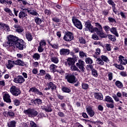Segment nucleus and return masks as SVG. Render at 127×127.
<instances>
[{"label": "nucleus", "mask_w": 127, "mask_h": 127, "mask_svg": "<svg viewBox=\"0 0 127 127\" xmlns=\"http://www.w3.org/2000/svg\"><path fill=\"white\" fill-rule=\"evenodd\" d=\"M39 74L41 76H44L46 74V71L43 69H41Z\"/></svg>", "instance_id": "obj_50"}, {"label": "nucleus", "mask_w": 127, "mask_h": 127, "mask_svg": "<svg viewBox=\"0 0 127 127\" xmlns=\"http://www.w3.org/2000/svg\"><path fill=\"white\" fill-rule=\"evenodd\" d=\"M105 47L107 51H111L112 50V46L110 44H106Z\"/></svg>", "instance_id": "obj_37"}, {"label": "nucleus", "mask_w": 127, "mask_h": 127, "mask_svg": "<svg viewBox=\"0 0 127 127\" xmlns=\"http://www.w3.org/2000/svg\"><path fill=\"white\" fill-rule=\"evenodd\" d=\"M14 65H15L14 61L8 60L6 64V67L7 68V69L10 70V69L13 68Z\"/></svg>", "instance_id": "obj_12"}, {"label": "nucleus", "mask_w": 127, "mask_h": 127, "mask_svg": "<svg viewBox=\"0 0 127 127\" xmlns=\"http://www.w3.org/2000/svg\"><path fill=\"white\" fill-rule=\"evenodd\" d=\"M72 20L73 24H74L75 26H76L77 28H78V29H82V28H83V25H82V23H81L80 20H78L74 17H72Z\"/></svg>", "instance_id": "obj_6"}, {"label": "nucleus", "mask_w": 127, "mask_h": 127, "mask_svg": "<svg viewBox=\"0 0 127 127\" xmlns=\"http://www.w3.org/2000/svg\"><path fill=\"white\" fill-rule=\"evenodd\" d=\"M29 13H30V14H32V15H38V13L35 11H29Z\"/></svg>", "instance_id": "obj_54"}, {"label": "nucleus", "mask_w": 127, "mask_h": 127, "mask_svg": "<svg viewBox=\"0 0 127 127\" xmlns=\"http://www.w3.org/2000/svg\"><path fill=\"white\" fill-rule=\"evenodd\" d=\"M50 69L51 72H53V73L57 71V72H58L60 74H63V71H62V70L61 69L59 70L58 69H57V66L55 64H51L50 66Z\"/></svg>", "instance_id": "obj_11"}, {"label": "nucleus", "mask_w": 127, "mask_h": 127, "mask_svg": "<svg viewBox=\"0 0 127 127\" xmlns=\"http://www.w3.org/2000/svg\"><path fill=\"white\" fill-rule=\"evenodd\" d=\"M61 55H69L70 50L66 49H62L60 51Z\"/></svg>", "instance_id": "obj_16"}, {"label": "nucleus", "mask_w": 127, "mask_h": 127, "mask_svg": "<svg viewBox=\"0 0 127 127\" xmlns=\"http://www.w3.org/2000/svg\"><path fill=\"white\" fill-rule=\"evenodd\" d=\"M108 2L109 4L112 5L113 7L116 6V4H115V2L112 0H108Z\"/></svg>", "instance_id": "obj_46"}, {"label": "nucleus", "mask_w": 127, "mask_h": 127, "mask_svg": "<svg viewBox=\"0 0 127 127\" xmlns=\"http://www.w3.org/2000/svg\"><path fill=\"white\" fill-rule=\"evenodd\" d=\"M86 111L87 112L88 115L90 116V117H94L95 115V112H94V111L92 109V107H88L86 108Z\"/></svg>", "instance_id": "obj_17"}, {"label": "nucleus", "mask_w": 127, "mask_h": 127, "mask_svg": "<svg viewBox=\"0 0 127 127\" xmlns=\"http://www.w3.org/2000/svg\"><path fill=\"white\" fill-rule=\"evenodd\" d=\"M106 106H107V108H110L111 109H113L115 107L114 106V103L108 104L106 105Z\"/></svg>", "instance_id": "obj_60"}, {"label": "nucleus", "mask_w": 127, "mask_h": 127, "mask_svg": "<svg viewBox=\"0 0 127 127\" xmlns=\"http://www.w3.org/2000/svg\"><path fill=\"white\" fill-rule=\"evenodd\" d=\"M120 74L121 76H122V77H127V71H121Z\"/></svg>", "instance_id": "obj_47"}, {"label": "nucleus", "mask_w": 127, "mask_h": 127, "mask_svg": "<svg viewBox=\"0 0 127 127\" xmlns=\"http://www.w3.org/2000/svg\"><path fill=\"white\" fill-rule=\"evenodd\" d=\"M26 38L28 41H31L32 40V36L31 34L28 32L26 33Z\"/></svg>", "instance_id": "obj_28"}, {"label": "nucleus", "mask_w": 127, "mask_h": 127, "mask_svg": "<svg viewBox=\"0 0 127 127\" xmlns=\"http://www.w3.org/2000/svg\"><path fill=\"white\" fill-rule=\"evenodd\" d=\"M105 101L106 102H108L109 103H112V104H114V100H113V98L111 97L110 96H107L105 97Z\"/></svg>", "instance_id": "obj_30"}, {"label": "nucleus", "mask_w": 127, "mask_h": 127, "mask_svg": "<svg viewBox=\"0 0 127 127\" xmlns=\"http://www.w3.org/2000/svg\"><path fill=\"white\" fill-rule=\"evenodd\" d=\"M10 92L13 96H17L21 94V91L19 88L16 87L15 86H12L10 88Z\"/></svg>", "instance_id": "obj_4"}, {"label": "nucleus", "mask_w": 127, "mask_h": 127, "mask_svg": "<svg viewBox=\"0 0 127 127\" xmlns=\"http://www.w3.org/2000/svg\"><path fill=\"white\" fill-rule=\"evenodd\" d=\"M79 56L80 58H84V57H87V55L83 51L79 52Z\"/></svg>", "instance_id": "obj_38"}, {"label": "nucleus", "mask_w": 127, "mask_h": 127, "mask_svg": "<svg viewBox=\"0 0 127 127\" xmlns=\"http://www.w3.org/2000/svg\"><path fill=\"white\" fill-rule=\"evenodd\" d=\"M16 56L17 58L20 59H22V58H23V55L21 54H17Z\"/></svg>", "instance_id": "obj_63"}, {"label": "nucleus", "mask_w": 127, "mask_h": 127, "mask_svg": "<svg viewBox=\"0 0 127 127\" xmlns=\"http://www.w3.org/2000/svg\"><path fill=\"white\" fill-rule=\"evenodd\" d=\"M82 88L84 90H87L89 88V85L86 83H82Z\"/></svg>", "instance_id": "obj_41"}, {"label": "nucleus", "mask_w": 127, "mask_h": 127, "mask_svg": "<svg viewBox=\"0 0 127 127\" xmlns=\"http://www.w3.org/2000/svg\"><path fill=\"white\" fill-rule=\"evenodd\" d=\"M0 27L2 29H4L6 31H8L9 30V27L8 25L3 24L2 23H0Z\"/></svg>", "instance_id": "obj_22"}, {"label": "nucleus", "mask_w": 127, "mask_h": 127, "mask_svg": "<svg viewBox=\"0 0 127 127\" xmlns=\"http://www.w3.org/2000/svg\"><path fill=\"white\" fill-rule=\"evenodd\" d=\"M15 45L16 48L19 50H23L25 48V43L22 39H19Z\"/></svg>", "instance_id": "obj_3"}, {"label": "nucleus", "mask_w": 127, "mask_h": 127, "mask_svg": "<svg viewBox=\"0 0 127 127\" xmlns=\"http://www.w3.org/2000/svg\"><path fill=\"white\" fill-rule=\"evenodd\" d=\"M41 110L47 112V113H50L52 111V108L50 106H42L41 107Z\"/></svg>", "instance_id": "obj_19"}, {"label": "nucleus", "mask_w": 127, "mask_h": 127, "mask_svg": "<svg viewBox=\"0 0 127 127\" xmlns=\"http://www.w3.org/2000/svg\"><path fill=\"white\" fill-rule=\"evenodd\" d=\"M92 38L94 39V40H99V37L95 34L92 35Z\"/></svg>", "instance_id": "obj_49"}, {"label": "nucleus", "mask_w": 127, "mask_h": 127, "mask_svg": "<svg viewBox=\"0 0 127 127\" xmlns=\"http://www.w3.org/2000/svg\"><path fill=\"white\" fill-rule=\"evenodd\" d=\"M85 62L86 64H93V60L90 58H86L85 59Z\"/></svg>", "instance_id": "obj_36"}, {"label": "nucleus", "mask_w": 127, "mask_h": 127, "mask_svg": "<svg viewBox=\"0 0 127 127\" xmlns=\"http://www.w3.org/2000/svg\"><path fill=\"white\" fill-rule=\"evenodd\" d=\"M35 94H37V95H39L40 96L44 95L43 93L40 91H39V89H37Z\"/></svg>", "instance_id": "obj_58"}, {"label": "nucleus", "mask_w": 127, "mask_h": 127, "mask_svg": "<svg viewBox=\"0 0 127 127\" xmlns=\"http://www.w3.org/2000/svg\"><path fill=\"white\" fill-rule=\"evenodd\" d=\"M18 38L15 36H13L12 35H9L7 36V41L5 43V45L7 46H13L15 45V43L18 41Z\"/></svg>", "instance_id": "obj_1"}, {"label": "nucleus", "mask_w": 127, "mask_h": 127, "mask_svg": "<svg viewBox=\"0 0 127 127\" xmlns=\"http://www.w3.org/2000/svg\"><path fill=\"white\" fill-rule=\"evenodd\" d=\"M76 66L79 68L81 72H85V62L79 60L78 63L76 64Z\"/></svg>", "instance_id": "obj_7"}, {"label": "nucleus", "mask_w": 127, "mask_h": 127, "mask_svg": "<svg viewBox=\"0 0 127 127\" xmlns=\"http://www.w3.org/2000/svg\"><path fill=\"white\" fill-rule=\"evenodd\" d=\"M15 65H18V66H24L25 65V63L21 60L18 59L14 61Z\"/></svg>", "instance_id": "obj_20"}, {"label": "nucleus", "mask_w": 127, "mask_h": 127, "mask_svg": "<svg viewBox=\"0 0 127 127\" xmlns=\"http://www.w3.org/2000/svg\"><path fill=\"white\" fill-rule=\"evenodd\" d=\"M6 3L8 4V6H11V4H12V1L10 0H7V1H6Z\"/></svg>", "instance_id": "obj_61"}, {"label": "nucleus", "mask_w": 127, "mask_h": 127, "mask_svg": "<svg viewBox=\"0 0 127 127\" xmlns=\"http://www.w3.org/2000/svg\"><path fill=\"white\" fill-rule=\"evenodd\" d=\"M100 58L102 60V61L103 62H106V63H108V62H110V60L109 59L108 57L105 55H102L100 57Z\"/></svg>", "instance_id": "obj_27"}, {"label": "nucleus", "mask_w": 127, "mask_h": 127, "mask_svg": "<svg viewBox=\"0 0 127 127\" xmlns=\"http://www.w3.org/2000/svg\"><path fill=\"white\" fill-rule=\"evenodd\" d=\"M13 103L15 106H19L20 102L18 99H14L13 100Z\"/></svg>", "instance_id": "obj_51"}, {"label": "nucleus", "mask_w": 127, "mask_h": 127, "mask_svg": "<svg viewBox=\"0 0 127 127\" xmlns=\"http://www.w3.org/2000/svg\"><path fill=\"white\" fill-rule=\"evenodd\" d=\"M13 82L16 84H22L25 82V79L22 77V75H19L14 78Z\"/></svg>", "instance_id": "obj_8"}, {"label": "nucleus", "mask_w": 127, "mask_h": 127, "mask_svg": "<svg viewBox=\"0 0 127 127\" xmlns=\"http://www.w3.org/2000/svg\"><path fill=\"white\" fill-rule=\"evenodd\" d=\"M96 62L97 65H100V66H103V65L105 64V63L103 61L101 58H97Z\"/></svg>", "instance_id": "obj_24"}, {"label": "nucleus", "mask_w": 127, "mask_h": 127, "mask_svg": "<svg viewBox=\"0 0 127 127\" xmlns=\"http://www.w3.org/2000/svg\"><path fill=\"white\" fill-rule=\"evenodd\" d=\"M119 63H120L122 65H127V61L125 57L123 56H120L119 57Z\"/></svg>", "instance_id": "obj_14"}, {"label": "nucleus", "mask_w": 127, "mask_h": 127, "mask_svg": "<svg viewBox=\"0 0 127 127\" xmlns=\"http://www.w3.org/2000/svg\"><path fill=\"white\" fill-rule=\"evenodd\" d=\"M94 97L97 99L99 100V101H102L104 99L103 97V95L100 93H96L94 94Z\"/></svg>", "instance_id": "obj_21"}, {"label": "nucleus", "mask_w": 127, "mask_h": 127, "mask_svg": "<svg viewBox=\"0 0 127 127\" xmlns=\"http://www.w3.org/2000/svg\"><path fill=\"white\" fill-rule=\"evenodd\" d=\"M92 71V75L94 77H98V72H97V70L95 69H93Z\"/></svg>", "instance_id": "obj_44"}, {"label": "nucleus", "mask_w": 127, "mask_h": 127, "mask_svg": "<svg viewBox=\"0 0 127 127\" xmlns=\"http://www.w3.org/2000/svg\"><path fill=\"white\" fill-rule=\"evenodd\" d=\"M115 85L117 86V87H118V88H123V87H124L123 83L119 80L115 82Z\"/></svg>", "instance_id": "obj_31"}, {"label": "nucleus", "mask_w": 127, "mask_h": 127, "mask_svg": "<svg viewBox=\"0 0 127 127\" xmlns=\"http://www.w3.org/2000/svg\"><path fill=\"white\" fill-rule=\"evenodd\" d=\"M51 61L52 62H53L54 63H55V64H57L59 62V61L58 60V58L56 57H52L51 58Z\"/></svg>", "instance_id": "obj_35"}, {"label": "nucleus", "mask_w": 127, "mask_h": 127, "mask_svg": "<svg viewBox=\"0 0 127 127\" xmlns=\"http://www.w3.org/2000/svg\"><path fill=\"white\" fill-rule=\"evenodd\" d=\"M113 66L116 67L117 69H119V70H125V67H124V66L122 65L121 64H113Z\"/></svg>", "instance_id": "obj_29"}, {"label": "nucleus", "mask_w": 127, "mask_h": 127, "mask_svg": "<svg viewBox=\"0 0 127 127\" xmlns=\"http://www.w3.org/2000/svg\"><path fill=\"white\" fill-rule=\"evenodd\" d=\"M34 102L37 103L38 105H41L42 104V100L40 99H36L34 100Z\"/></svg>", "instance_id": "obj_42"}, {"label": "nucleus", "mask_w": 127, "mask_h": 127, "mask_svg": "<svg viewBox=\"0 0 127 127\" xmlns=\"http://www.w3.org/2000/svg\"><path fill=\"white\" fill-rule=\"evenodd\" d=\"M108 78L110 81H112L113 80V73H108Z\"/></svg>", "instance_id": "obj_53"}, {"label": "nucleus", "mask_w": 127, "mask_h": 127, "mask_svg": "<svg viewBox=\"0 0 127 127\" xmlns=\"http://www.w3.org/2000/svg\"><path fill=\"white\" fill-rule=\"evenodd\" d=\"M62 90L64 93H70L71 92V89L67 87H63Z\"/></svg>", "instance_id": "obj_33"}, {"label": "nucleus", "mask_w": 127, "mask_h": 127, "mask_svg": "<svg viewBox=\"0 0 127 127\" xmlns=\"http://www.w3.org/2000/svg\"><path fill=\"white\" fill-rule=\"evenodd\" d=\"M87 69H89V70H91V71H93L94 69V67L91 64H88L87 65Z\"/></svg>", "instance_id": "obj_59"}, {"label": "nucleus", "mask_w": 127, "mask_h": 127, "mask_svg": "<svg viewBox=\"0 0 127 127\" xmlns=\"http://www.w3.org/2000/svg\"><path fill=\"white\" fill-rule=\"evenodd\" d=\"M33 67H37L39 66V63L37 62H35L33 63Z\"/></svg>", "instance_id": "obj_62"}, {"label": "nucleus", "mask_w": 127, "mask_h": 127, "mask_svg": "<svg viewBox=\"0 0 127 127\" xmlns=\"http://www.w3.org/2000/svg\"><path fill=\"white\" fill-rule=\"evenodd\" d=\"M103 28L106 32H108V31H111V28H110V27L108 25L104 26Z\"/></svg>", "instance_id": "obj_45"}, {"label": "nucleus", "mask_w": 127, "mask_h": 127, "mask_svg": "<svg viewBox=\"0 0 127 127\" xmlns=\"http://www.w3.org/2000/svg\"><path fill=\"white\" fill-rule=\"evenodd\" d=\"M95 26H96V27H98L99 30L100 31H101L103 29V27H102V25H101V24H100V23H96Z\"/></svg>", "instance_id": "obj_48"}, {"label": "nucleus", "mask_w": 127, "mask_h": 127, "mask_svg": "<svg viewBox=\"0 0 127 127\" xmlns=\"http://www.w3.org/2000/svg\"><path fill=\"white\" fill-rule=\"evenodd\" d=\"M73 38H74V36H73V34L71 32H67L65 33L64 37V41H71L73 40Z\"/></svg>", "instance_id": "obj_10"}, {"label": "nucleus", "mask_w": 127, "mask_h": 127, "mask_svg": "<svg viewBox=\"0 0 127 127\" xmlns=\"http://www.w3.org/2000/svg\"><path fill=\"white\" fill-rule=\"evenodd\" d=\"M70 70L71 71H77V72H80V70L75 65V64H72L70 66Z\"/></svg>", "instance_id": "obj_32"}, {"label": "nucleus", "mask_w": 127, "mask_h": 127, "mask_svg": "<svg viewBox=\"0 0 127 127\" xmlns=\"http://www.w3.org/2000/svg\"><path fill=\"white\" fill-rule=\"evenodd\" d=\"M65 79H66L67 82H68V83H70V84H72L73 83H76V82L77 81V80H76V76L71 74H67L65 76Z\"/></svg>", "instance_id": "obj_5"}, {"label": "nucleus", "mask_w": 127, "mask_h": 127, "mask_svg": "<svg viewBox=\"0 0 127 127\" xmlns=\"http://www.w3.org/2000/svg\"><path fill=\"white\" fill-rule=\"evenodd\" d=\"M33 58L34 60H39L40 59V55L35 53L33 56Z\"/></svg>", "instance_id": "obj_34"}, {"label": "nucleus", "mask_w": 127, "mask_h": 127, "mask_svg": "<svg viewBox=\"0 0 127 127\" xmlns=\"http://www.w3.org/2000/svg\"><path fill=\"white\" fill-rule=\"evenodd\" d=\"M46 46V41L44 40H41L39 43V46L38 47V52L41 53L44 51V48Z\"/></svg>", "instance_id": "obj_9"}, {"label": "nucleus", "mask_w": 127, "mask_h": 127, "mask_svg": "<svg viewBox=\"0 0 127 127\" xmlns=\"http://www.w3.org/2000/svg\"><path fill=\"white\" fill-rule=\"evenodd\" d=\"M109 39H110L112 41H115L116 40L115 36L111 35L109 36Z\"/></svg>", "instance_id": "obj_57"}, {"label": "nucleus", "mask_w": 127, "mask_h": 127, "mask_svg": "<svg viewBox=\"0 0 127 127\" xmlns=\"http://www.w3.org/2000/svg\"><path fill=\"white\" fill-rule=\"evenodd\" d=\"M45 79L46 80H48V81H51L52 80V78H51V75L50 74L47 73L45 76Z\"/></svg>", "instance_id": "obj_39"}, {"label": "nucleus", "mask_w": 127, "mask_h": 127, "mask_svg": "<svg viewBox=\"0 0 127 127\" xmlns=\"http://www.w3.org/2000/svg\"><path fill=\"white\" fill-rule=\"evenodd\" d=\"M16 122L15 121H11L7 123L8 127H15Z\"/></svg>", "instance_id": "obj_26"}, {"label": "nucleus", "mask_w": 127, "mask_h": 127, "mask_svg": "<svg viewBox=\"0 0 127 127\" xmlns=\"http://www.w3.org/2000/svg\"><path fill=\"white\" fill-rule=\"evenodd\" d=\"M37 90V88L36 87H32L30 88L29 92H33V93H36V91Z\"/></svg>", "instance_id": "obj_52"}, {"label": "nucleus", "mask_w": 127, "mask_h": 127, "mask_svg": "<svg viewBox=\"0 0 127 127\" xmlns=\"http://www.w3.org/2000/svg\"><path fill=\"white\" fill-rule=\"evenodd\" d=\"M14 28H16V31H17V32L21 33L22 32V31L24 30L22 27L17 25H14Z\"/></svg>", "instance_id": "obj_23"}, {"label": "nucleus", "mask_w": 127, "mask_h": 127, "mask_svg": "<svg viewBox=\"0 0 127 127\" xmlns=\"http://www.w3.org/2000/svg\"><path fill=\"white\" fill-rule=\"evenodd\" d=\"M3 99L6 103H11V100L10 99V96L8 93H5L3 96Z\"/></svg>", "instance_id": "obj_15"}, {"label": "nucleus", "mask_w": 127, "mask_h": 127, "mask_svg": "<svg viewBox=\"0 0 127 127\" xmlns=\"http://www.w3.org/2000/svg\"><path fill=\"white\" fill-rule=\"evenodd\" d=\"M35 22L38 24H40V23L42 22V20H41V19L38 17H36L35 18Z\"/></svg>", "instance_id": "obj_40"}, {"label": "nucleus", "mask_w": 127, "mask_h": 127, "mask_svg": "<svg viewBox=\"0 0 127 127\" xmlns=\"http://www.w3.org/2000/svg\"><path fill=\"white\" fill-rule=\"evenodd\" d=\"M47 87H49L50 90L51 89L53 91L56 90V88H57L56 85H55V84H54V83H53V82H50L48 83L47 84Z\"/></svg>", "instance_id": "obj_18"}, {"label": "nucleus", "mask_w": 127, "mask_h": 127, "mask_svg": "<svg viewBox=\"0 0 127 127\" xmlns=\"http://www.w3.org/2000/svg\"><path fill=\"white\" fill-rule=\"evenodd\" d=\"M68 65H74V61L71 59H69L68 61Z\"/></svg>", "instance_id": "obj_56"}, {"label": "nucleus", "mask_w": 127, "mask_h": 127, "mask_svg": "<svg viewBox=\"0 0 127 127\" xmlns=\"http://www.w3.org/2000/svg\"><path fill=\"white\" fill-rule=\"evenodd\" d=\"M100 36V37H102V38H104L105 37V33L102 31V30H100V31L97 33Z\"/></svg>", "instance_id": "obj_43"}, {"label": "nucleus", "mask_w": 127, "mask_h": 127, "mask_svg": "<svg viewBox=\"0 0 127 127\" xmlns=\"http://www.w3.org/2000/svg\"><path fill=\"white\" fill-rule=\"evenodd\" d=\"M7 115H9V117H13L14 116V113L10 111L7 113Z\"/></svg>", "instance_id": "obj_64"}, {"label": "nucleus", "mask_w": 127, "mask_h": 127, "mask_svg": "<svg viewBox=\"0 0 127 127\" xmlns=\"http://www.w3.org/2000/svg\"><path fill=\"white\" fill-rule=\"evenodd\" d=\"M85 27L87 28L89 31L91 32V33H93L94 32V28L93 27V26L92 24H91V23L90 22H85Z\"/></svg>", "instance_id": "obj_13"}, {"label": "nucleus", "mask_w": 127, "mask_h": 127, "mask_svg": "<svg viewBox=\"0 0 127 127\" xmlns=\"http://www.w3.org/2000/svg\"><path fill=\"white\" fill-rule=\"evenodd\" d=\"M30 125V127H38L37 125H36V124H35V123H34L33 121H31Z\"/></svg>", "instance_id": "obj_55"}, {"label": "nucleus", "mask_w": 127, "mask_h": 127, "mask_svg": "<svg viewBox=\"0 0 127 127\" xmlns=\"http://www.w3.org/2000/svg\"><path fill=\"white\" fill-rule=\"evenodd\" d=\"M23 113L27 115L30 118L36 117L38 115V112L33 109L29 108L27 110H24Z\"/></svg>", "instance_id": "obj_2"}, {"label": "nucleus", "mask_w": 127, "mask_h": 127, "mask_svg": "<svg viewBox=\"0 0 127 127\" xmlns=\"http://www.w3.org/2000/svg\"><path fill=\"white\" fill-rule=\"evenodd\" d=\"M110 32L113 34H115L117 37H119V33H118V31H117V28L112 27L110 29Z\"/></svg>", "instance_id": "obj_25"}]
</instances>
